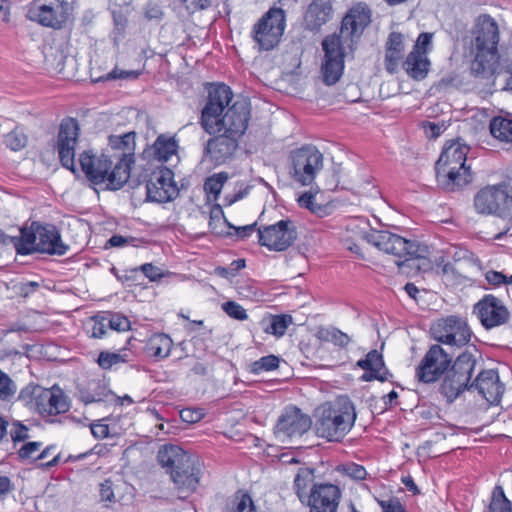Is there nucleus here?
Here are the masks:
<instances>
[{
	"instance_id": "nucleus-27",
	"label": "nucleus",
	"mask_w": 512,
	"mask_h": 512,
	"mask_svg": "<svg viewBox=\"0 0 512 512\" xmlns=\"http://www.w3.org/2000/svg\"><path fill=\"white\" fill-rule=\"evenodd\" d=\"M404 56V38L400 32H391L385 46V68L390 74L398 71Z\"/></svg>"
},
{
	"instance_id": "nucleus-42",
	"label": "nucleus",
	"mask_w": 512,
	"mask_h": 512,
	"mask_svg": "<svg viewBox=\"0 0 512 512\" xmlns=\"http://www.w3.org/2000/svg\"><path fill=\"white\" fill-rule=\"evenodd\" d=\"M281 359L276 355L263 356L260 359L252 362L248 366L250 373L259 375L262 372L274 371L279 367Z\"/></svg>"
},
{
	"instance_id": "nucleus-33",
	"label": "nucleus",
	"mask_w": 512,
	"mask_h": 512,
	"mask_svg": "<svg viewBox=\"0 0 512 512\" xmlns=\"http://www.w3.org/2000/svg\"><path fill=\"white\" fill-rule=\"evenodd\" d=\"M178 143L174 137L159 135L153 145L145 151L159 162H166L177 153Z\"/></svg>"
},
{
	"instance_id": "nucleus-61",
	"label": "nucleus",
	"mask_w": 512,
	"mask_h": 512,
	"mask_svg": "<svg viewBox=\"0 0 512 512\" xmlns=\"http://www.w3.org/2000/svg\"><path fill=\"white\" fill-rule=\"evenodd\" d=\"M134 237H124L122 235H113L105 244V248L108 247H124L135 242Z\"/></svg>"
},
{
	"instance_id": "nucleus-1",
	"label": "nucleus",
	"mask_w": 512,
	"mask_h": 512,
	"mask_svg": "<svg viewBox=\"0 0 512 512\" xmlns=\"http://www.w3.org/2000/svg\"><path fill=\"white\" fill-rule=\"evenodd\" d=\"M231 88L224 83L212 84L208 89L206 104L202 109L200 124L208 134L220 133L223 128L229 126V122H235L241 115L244 124H248L250 110L245 101H235Z\"/></svg>"
},
{
	"instance_id": "nucleus-26",
	"label": "nucleus",
	"mask_w": 512,
	"mask_h": 512,
	"mask_svg": "<svg viewBox=\"0 0 512 512\" xmlns=\"http://www.w3.org/2000/svg\"><path fill=\"white\" fill-rule=\"evenodd\" d=\"M197 458L195 455L189 454L178 445H163L157 455V459L161 466L167 468L169 472L173 470L189 467L191 461Z\"/></svg>"
},
{
	"instance_id": "nucleus-36",
	"label": "nucleus",
	"mask_w": 512,
	"mask_h": 512,
	"mask_svg": "<svg viewBox=\"0 0 512 512\" xmlns=\"http://www.w3.org/2000/svg\"><path fill=\"white\" fill-rule=\"evenodd\" d=\"M172 346L173 341L169 335L165 333H155L149 338L146 349L150 356L160 360L170 355Z\"/></svg>"
},
{
	"instance_id": "nucleus-35",
	"label": "nucleus",
	"mask_w": 512,
	"mask_h": 512,
	"mask_svg": "<svg viewBox=\"0 0 512 512\" xmlns=\"http://www.w3.org/2000/svg\"><path fill=\"white\" fill-rule=\"evenodd\" d=\"M109 145L115 150L122 151L120 158H129L128 167L130 173L131 165L134 163L135 133L128 132L123 135H111L109 137Z\"/></svg>"
},
{
	"instance_id": "nucleus-62",
	"label": "nucleus",
	"mask_w": 512,
	"mask_h": 512,
	"mask_svg": "<svg viewBox=\"0 0 512 512\" xmlns=\"http://www.w3.org/2000/svg\"><path fill=\"white\" fill-rule=\"evenodd\" d=\"M115 22V42L123 36L127 20L120 12H113Z\"/></svg>"
},
{
	"instance_id": "nucleus-18",
	"label": "nucleus",
	"mask_w": 512,
	"mask_h": 512,
	"mask_svg": "<svg viewBox=\"0 0 512 512\" xmlns=\"http://www.w3.org/2000/svg\"><path fill=\"white\" fill-rule=\"evenodd\" d=\"M79 136V125L74 118L62 120L57 136L55 148L57 149L61 165L76 175L75 148Z\"/></svg>"
},
{
	"instance_id": "nucleus-48",
	"label": "nucleus",
	"mask_w": 512,
	"mask_h": 512,
	"mask_svg": "<svg viewBox=\"0 0 512 512\" xmlns=\"http://www.w3.org/2000/svg\"><path fill=\"white\" fill-rule=\"evenodd\" d=\"M226 512H256V509L250 495L243 493L236 497L232 507L228 508Z\"/></svg>"
},
{
	"instance_id": "nucleus-20",
	"label": "nucleus",
	"mask_w": 512,
	"mask_h": 512,
	"mask_svg": "<svg viewBox=\"0 0 512 512\" xmlns=\"http://www.w3.org/2000/svg\"><path fill=\"white\" fill-rule=\"evenodd\" d=\"M341 490L337 485L331 483L313 484L305 504L309 512H337Z\"/></svg>"
},
{
	"instance_id": "nucleus-44",
	"label": "nucleus",
	"mask_w": 512,
	"mask_h": 512,
	"mask_svg": "<svg viewBox=\"0 0 512 512\" xmlns=\"http://www.w3.org/2000/svg\"><path fill=\"white\" fill-rule=\"evenodd\" d=\"M228 178L227 172H219L209 176L204 182V191L213 195V199L217 200Z\"/></svg>"
},
{
	"instance_id": "nucleus-49",
	"label": "nucleus",
	"mask_w": 512,
	"mask_h": 512,
	"mask_svg": "<svg viewBox=\"0 0 512 512\" xmlns=\"http://www.w3.org/2000/svg\"><path fill=\"white\" fill-rule=\"evenodd\" d=\"M140 271L152 282L158 281L164 277L163 270L157 266H154L152 263H145L139 267L131 269V273L138 274Z\"/></svg>"
},
{
	"instance_id": "nucleus-17",
	"label": "nucleus",
	"mask_w": 512,
	"mask_h": 512,
	"mask_svg": "<svg viewBox=\"0 0 512 512\" xmlns=\"http://www.w3.org/2000/svg\"><path fill=\"white\" fill-rule=\"evenodd\" d=\"M371 22V10L367 5L358 3L351 7L344 16L340 33L333 34L339 38L340 42L348 48L352 49L355 39H358L365 28Z\"/></svg>"
},
{
	"instance_id": "nucleus-45",
	"label": "nucleus",
	"mask_w": 512,
	"mask_h": 512,
	"mask_svg": "<svg viewBox=\"0 0 512 512\" xmlns=\"http://www.w3.org/2000/svg\"><path fill=\"white\" fill-rule=\"evenodd\" d=\"M103 315L110 330L122 332L128 331L131 327L130 320L120 313L106 312Z\"/></svg>"
},
{
	"instance_id": "nucleus-13",
	"label": "nucleus",
	"mask_w": 512,
	"mask_h": 512,
	"mask_svg": "<svg viewBox=\"0 0 512 512\" xmlns=\"http://www.w3.org/2000/svg\"><path fill=\"white\" fill-rule=\"evenodd\" d=\"M474 207L479 214L510 215L512 213V193L506 185L486 186L475 195Z\"/></svg>"
},
{
	"instance_id": "nucleus-54",
	"label": "nucleus",
	"mask_w": 512,
	"mask_h": 512,
	"mask_svg": "<svg viewBox=\"0 0 512 512\" xmlns=\"http://www.w3.org/2000/svg\"><path fill=\"white\" fill-rule=\"evenodd\" d=\"M365 372L361 375L360 380L363 382H371L374 380L380 382L390 381L393 374L389 370H384L383 373L378 371L364 370Z\"/></svg>"
},
{
	"instance_id": "nucleus-28",
	"label": "nucleus",
	"mask_w": 512,
	"mask_h": 512,
	"mask_svg": "<svg viewBox=\"0 0 512 512\" xmlns=\"http://www.w3.org/2000/svg\"><path fill=\"white\" fill-rule=\"evenodd\" d=\"M332 15L330 0H313L307 8L304 16L306 27L316 31L324 25Z\"/></svg>"
},
{
	"instance_id": "nucleus-19",
	"label": "nucleus",
	"mask_w": 512,
	"mask_h": 512,
	"mask_svg": "<svg viewBox=\"0 0 512 512\" xmlns=\"http://www.w3.org/2000/svg\"><path fill=\"white\" fill-rule=\"evenodd\" d=\"M147 200L155 203H166L179 195V189L174 182V173L163 167L154 171L146 184Z\"/></svg>"
},
{
	"instance_id": "nucleus-52",
	"label": "nucleus",
	"mask_w": 512,
	"mask_h": 512,
	"mask_svg": "<svg viewBox=\"0 0 512 512\" xmlns=\"http://www.w3.org/2000/svg\"><path fill=\"white\" fill-rule=\"evenodd\" d=\"M99 495L102 502L115 503V485L111 479H106L99 485Z\"/></svg>"
},
{
	"instance_id": "nucleus-16",
	"label": "nucleus",
	"mask_w": 512,
	"mask_h": 512,
	"mask_svg": "<svg viewBox=\"0 0 512 512\" xmlns=\"http://www.w3.org/2000/svg\"><path fill=\"white\" fill-rule=\"evenodd\" d=\"M324 61L321 65L323 82L326 85L336 84L344 70V56L347 46L336 36H327L322 42Z\"/></svg>"
},
{
	"instance_id": "nucleus-63",
	"label": "nucleus",
	"mask_w": 512,
	"mask_h": 512,
	"mask_svg": "<svg viewBox=\"0 0 512 512\" xmlns=\"http://www.w3.org/2000/svg\"><path fill=\"white\" fill-rule=\"evenodd\" d=\"M162 16H163V11L158 4L153 3V2L147 3V5L145 7V17L148 20H153V19L159 20L162 18Z\"/></svg>"
},
{
	"instance_id": "nucleus-59",
	"label": "nucleus",
	"mask_w": 512,
	"mask_h": 512,
	"mask_svg": "<svg viewBox=\"0 0 512 512\" xmlns=\"http://www.w3.org/2000/svg\"><path fill=\"white\" fill-rule=\"evenodd\" d=\"M347 476L355 480H364L367 476L366 469L359 464L349 463L344 467Z\"/></svg>"
},
{
	"instance_id": "nucleus-39",
	"label": "nucleus",
	"mask_w": 512,
	"mask_h": 512,
	"mask_svg": "<svg viewBox=\"0 0 512 512\" xmlns=\"http://www.w3.org/2000/svg\"><path fill=\"white\" fill-rule=\"evenodd\" d=\"M318 338L322 341L333 343L339 348H346L351 342L350 336L336 327L321 329L318 332Z\"/></svg>"
},
{
	"instance_id": "nucleus-55",
	"label": "nucleus",
	"mask_w": 512,
	"mask_h": 512,
	"mask_svg": "<svg viewBox=\"0 0 512 512\" xmlns=\"http://www.w3.org/2000/svg\"><path fill=\"white\" fill-rule=\"evenodd\" d=\"M377 502L382 508V512H407L404 505L396 497H392L388 500H377Z\"/></svg>"
},
{
	"instance_id": "nucleus-38",
	"label": "nucleus",
	"mask_w": 512,
	"mask_h": 512,
	"mask_svg": "<svg viewBox=\"0 0 512 512\" xmlns=\"http://www.w3.org/2000/svg\"><path fill=\"white\" fill-rule=\"evenodd\" d=\"M314 479V469L309 467H301L294 478L293 489L302 504L309 495L308 489L315 484Z\"/></svg>"
},
{
	"instance_id": "nucleus-57",
	"label": "nucleus",
	"mask_w": 512,
	"mask_h": 512,
	"mask_svg": "<svg viewBox=\"0 0 512 512\" xmlns=\"http://www.w3.org/2000/svg\"><path fill=\"white\" fill-rule=\"evenodd\" d=\"M140 75L139 71L136 70H119L114 68L110 71L106 76V80H115V79H137Z\"/></svg>"
},
{
	"instance_id": "nucleus-31",
	"label": "nucleus",
	"mask_w": 512,
	"mask_h": 512,
	"mask_svg": "<svg viewBox=\"0 0 512 512\" xmlns=\"http://www.w3.org/2000/svg\"><path fill=\"white\" fill-rule=\"evenodd\" d=\"M402 68L410 78L420 81L426 78L430 68V61L424 53L412 50L406 59L402 61Z\"/></svg>"
},
{
	"instance_id": "nucleus-5",
	"label": "nucleus",
	"mask_w": 512,
	"mask_h": 512,
	"mask_svg": "<svg viewBox=\"0 0 512 512\" xmlns=\"http://www.w3.org/2000/svg\"><path fill=\"white\" fill-rule=\"evenodd\" d=\"M469 147L459 141L447 143L436 162L438 181L448 191L461 189L472 181L470 167L466 166Z\"/></svg>"
},
{
	"instance_id": "nucleus-30",
	"label": "nucleus",
	"mask_w": 512,
	"mask_h": 512,
	"mask_svg": "<svg viewBox=\"0 0 512 512\" xmlns=\"http://www.w3.org/2000/svg\"><path fill=\"white\" fill-rule=\"evenodd\" d=\"M69 409L70 402L68 397L65 395L62 389L54 385L51 388V392L45 407L46 412L42 415V418L46 419V421L50 423L61 422V420H57L54 417L58 414L66 413Z\"/></svg>"
},
{
	"instance_id": "nucleus-37",
	"label": "nucleus",
	"mask_w": 512,
	"mask_h": 512,
	"mask_svg": "<svg viewBox=\"0 0 512 512\" xmlns=\"http://www.w3.org/2000/svg\"><path fill=\"white\" fill-rule=\"evenodd\" d=\"M133 358V352L129 348L123 347L115 352L101 351L97 363L102 369L108 370L113 366L130 362Z\"/></svg>"
},
{
	"instance_id": "nucleus-41",
	"label": "nucleus",
	"mask_w": 512,
	"mask_h": 512,
	"mask_svg": "<svg viewBox=\"0 0 512 512\" xmlns=\"http://www.w3.org/2000/svg\"><path fill=\"white\" fill-rule=\"evenodd\" d=\"M292 316L289 314L272 315L270 323L264 328L265 333L282 337L290 324H292Z\"/></svg>"
},
{
	"instance_id": "nucleus-51",
	"label": "nucleus",
	"mask_w": 512,
	"mask_h": 512,
	"mask_svg": "<svg viewBox=\"0 0 512 512\" xmlns=\"http://www.w3.org/2000/svg\"><path fill=\"white\" fill-rule=\"evenodd\" d=\"M16 392V387L8 374L0 369V399L8 400Z\"/></svg>"
},
{
	"instance_id": "nucleus-21",
	"label": "nucleus",
	"mask_w": 512,
	"mask_h": 512,
	"mask_svg": "<svg viewBox=\"0 0 512 512\" xmlns=\"http://www.w3.org/2000/svg\"><path fill=\"white\" fill-rule=\"evenodd\" d=\"M474 313L486 329L501 326L507 323L510 317V313L503 302L491 294L485 295L475 304Z\"/></svg>"
},
{
	"instance_id": "nucleus-8",
	"label": "nucleus",
	"mask_w": 512,
	"mask_h": 512,
	"mask_svg": "<svg viewBox=\"0 0 512 512\" xmlns=\"http://www.w3.org/2000/svg\"><path fill=\"white\" fill-rule=\"evenodd\" d=\"M229 126L223 128L220 133L213 134L206 142L203 157L215 166L223 165L232 160L238 146L239 139L245 133L248 124H244L241 115L235 122H229Z\"/></svg>"
},
{
	"instance_id": "nucleus-14",
	"label": "nucleus",
	"mask_w": 512,
	"mask_h": 512,
	"mask_svg": "<svg viewBox=\"0 0 512 512\" xmlns=\"http://www.w3.org/2000/svg\"><path fill=\"white\" fill-rule=\"evenodd\" d=\"M451 363L452 357L439 344H433L416 367L415 377L425 384L434 383L448 371Z\"/></svg>"
},
{
	"instance_id": "nucleus-3",
	"label": "nucleus",
	"mask_w": 512,
	"mask_h": 512,
	"mask_svg": "<svg viewBox=\"0 0 512 512\" xmlns=\"http://www.w3.org/2000/svg\"><path fill=\"white\" fill-rule=\"evenodd\" d=\"M315 431L328 441H341L354 426L356 411L346 396L327 402L315 410Z\"/></svg>"
},
{
	"instance_id": "nucleus-15",
	"label": "nucleus",
	"mask_w": 512,
	"mask_h": 512,
	"mask_svg": "<svg viewBox=\"0 0 512 512\" xmlns=\"http://www.w3.org/2000/svg\"><path fill=\"white\" fill-rule=\"evenodd\" d=\"M257 232L260 245L271 251H284L297 239L296 226L288 218L272 225L261 226Z\"/></svg>"
},
{
	"instance_id": "nucleus-9",
	"label": "nucleus",
	"mask_w": 512,
	"mask_h": 512,
	"mask_svg": "<svg viewBox=\"0 0 512 512\" xmlns=\"http://www.w3.org/2000/svg\"><path fill=\"white\" fill-rule=\"evenodd\" d=\"M323 166V154L312 145L295 149L289 155V175L301 186H311Z\"/></svg>"
},
{
	"instance_id": "nucleus-29",
	"label": "nucleus",
	"mask_w": 512,
	"mask_h": 512,
	"mask_svg": "<svg viewBox=\"0 0 512 512\" xmlns=\"http://www.w3.org/2000/svg\"><path fill=\"white\" fill-rule=\"evenodd\" d=\"M51 388H44L40 385H27L19 394V400L24 403L31 410H35L39 415H43L46 410Z\"/></svg>"
},
{
	"instance_id": "nucleus-22",
	"label": "nucleus",
	"mask_w": 512,
	"mask_h": 512,
	"mask_svg": "<svg viewBox=\"0 0 512 512\" xmlns=\"http://www.w3.org/2000/svg\"><path fill=\"white\" fill-rule=\"evenodd\" d=\"M471 391H477L488 403L497 405L504 393V385L494 369L481 370L472 380Z\"/></svg>"
},
{
	"instance_id": "nucleus-23",
	"label": "nucleus",
	"mask_w": 512,
	"mask_h": 512,
	"mask_svg": "<svg viewBox=\"0 0 512 512\" xmlns=\"http://www.w3.org/2000/svg\"><path fill=\"white\" fill-rule=\"evenodd\" d=\"M189 467L173 470L171 478L179 499H186L197 489L201 476V463L198 458L191 461Z\"/></svg>"
},
{
	"instance_id": "nucleus-53",
	"label": "nucleus",
	"mask_w": 512,
	"mask_h": 512,
	"mask_svg": "<svg viewBox=\"0 0 512 512\" xmlns=\"http://www.w3.org/2000/svg\"><path fill=\"white\" fill-rule=\"evenodd\" d=\"M9 434L14 443L22 442L29 438V428L15 420L11 423Z\"/></svg>"
},
{
	"instance_id": "nucleus-43",
	"label": "nucleus",
	"mask_w": 512,
	"mask_h": 512,
	"mask_svg": "<svg viewBox=\"0 0 512 512\" xmlns=\"http://www.w3.org/2000/svg\"><path fill=\"white\" fill-rule=\"evenodd\" d=\"M488 512H512L511 502L507 499L503 487L500 485L493 489Z\"/></svg>"
},
{
	"instance_id": "nucleus-12",
	"label": "nucleus",
	"mask_w": 512,
	"mask_h": 512,
	"mask_svg": "<svg viewBox=\"0 0 512 512\" xmlns=\"http://www.w3.org/2000/svg\"><path fill=\"white\" fill-rule=\"evenodd\" d=\"M430 334L435 341L456 347L467 345L472 337L467 321L456 315L438 319L431 325Z\"/></svg>"
},
{
	"instance_id": "nucleus-50",
	"label": "nucleus",
	"mask_w": 512,
	"mask_h": 512,
	"mask_svg": "<svg viewBox=\"0 0 512 512\" xmlns=\"http://www.w3.org/2000/svg\"><path fill=\"white\" fill-rule=\"evenodd\" d=\"M223 311L231 318L239 321L248 319L246 310L235 301H227L222 304Z\"/></svg>"
},
{
	"instance_id": "nucleus-64",
	"label": "nucleus",
	"mask_w": 512,
	"mask_h": 512,
	"mask_svg": "<svg viewBox=\"0 0 512 512\" xmlns=\"http://www.w3.org/2000/svg\"><path fill=\"white\" fill-rule=\"evenodd\" d=\"M485 279L489 284L493 286H499L506 282V275H504L502 272L491 270L486 273Z\"/></svg>"
},
{
	"instance_id": "nucleus-47",
	"label": "nucleus",
	"mask_w": 512,
	"mask_h": 512,
	"mask_svg": "<svg viewBox=\"0 0 512 512\" xmlns=\"http://www.w3.org/2000/svg\"><path fill=\"white\" fill-rule=\"evenodd\" d=\"M26 143V135L18 129H14L4 136L5 146L12 151H19L23 149L26 146Z\"/></svg>"
},
{
	"instance_id": "nucleus-4",
	"label": "nucleus",
	"mask_w": 512,
	"mask_h": 512,
	"mask_svg": "<svg viewBox=\"0 0 512 512\" xmlns=\"http://www.w3.org/2000/svg\"><path fill=\"white\" fill-rule=\"evenodd\" d=\"M129 158L113 161L104 154H96L92 150L83 151L79 155V164L85 177L93 185L106 184V189L118 190L128 181Z\"/></svg>"
},
{
	"instance_id": "nucleus-10",
	"label": "nucleus",
	"mask_w": 512,
	"mask_h": 512,
	"mask_svg": "<svg viewBox=\"0 0 512 512\" xmlns=\"http://www.w3.org/2000/svg\"><path fill=\"white\" fill-rule=\"evenodd\" d=\"M285 27V11L282 8L271 7L253 25L251 37L260 51H269L279 44Z\"/></svg>"
},
{
	"instance_id": "nucleus-32",
	"label": "nucleus",
	"mask_w": 512,
	"mask_h": 512,
	"mask_svg": "<svg viewBox=\"0 0 512 512\" xmlns=\"http://www.w3.org/2000/svg\"><path fill=\"white\" fill-rule=\"evenodd\" d=\"M9 240L20 255L37 253V222H33L29 229H20V236L10 237Z\"/></svg>"
},
{
	"instance_id": "nucleus-56",
	"label": "nucleus",
	"mask_w": 512,
	"mask_h": 512,
	"mask_svg": "<svg viewBox=\"0 0 512 512\" xmlns=\"http://www.w3.org/2000/svg\"><path fill=\"white\" fill-rule=\"evenodd\" d=\"M432 37V33H421L416 40L413 50H417L418 53H424V55H426L427 52L432 48Z\"/></svg>"
},
{
	"instance_id": "nucleus-34",
	"label": "nucleus",
	"mask_w": 512,
	"mask_h": 512,
	"mask_svg": "<svg viewBox=\"0 0 512 512\" xmlns=\"http://www.w3.org/2000/svg\"><path fill=\"white\" fill-rule=\"evenodd\" d=\"M489 129L495 139L512 144V113L493 117L490 120Z\"/></svg>"
},
{
	"instance_id": "nucleus-40",
	"label": "nucleus",
	"mask_w": 512,
	"mask_h": 512,
	"mask_svg": "<svg viewBox=\"0 0 512 512\" xmlns=\"http://www.w3.org/2000/svg\"><path fill=\"white\" fill-rule=\"evenodd\" d=\"M356 365L363 370L378 371L380 374L384 370H388L385 366L383 355L375 349L369 351L365 358L358 360Z\"/></svg>"
},
{
	"instance_id": "nucleus-60",
	"label": "nucleus",
	"mask_w": 512,
	"mask_h": 512,
	"mask_svg": "<svg viewBox=\"0 0 512 512\" xmlns=\"http://www.w3.org/2000/svg\"><path fill=\"white\" fill-rule=\"evenodd\" d=\"M92 435L96 439H104L109 436V425L103 423L101 420L89 424Z\"/></svg>"
},
{
	"instance_id": "nucleus-46",
	"label": "nucleus",
	"mask_w": 512,
	"mask_h": 512,
	"mask_svg": "<svg viewBox=\"0 0 512 512\" xmlns=\"http://www.w3.org/2000/svg\"><path fill=\"white\" fill-rule=\"evenodd\" d=\"M107 323L104 315L93 316L87 326V333L92 338H102L107 333Z\"/></svg>"
},
{
	"instance_id": "nucleus-6",
	"label": "nucleus",
	"mask_w": 512,
	"mask_h": 512,
	"mask_svg": "<svg viewBox=\"0 0 512 512\" xmlns=\"http://www.w3.org/2000/svg\"><path fill=\"white\" fill-rule=\"evenodd\" d=\"M480 357L475 347L466 349L443 375L439 392L448 403L454 402L464 391H471L472 375Z\"/></svg>"
},
{
	"instance_id": "nucleus-7",
	"label": "nucleus",
	"mask_w": 512,
	"mask_h": 512,
	"mask_svg": "<svg viewBox=\"0 0 512 512\" xmlns=\"http://www.w3.org/2000/svg\"><path fill=\"white\" fill-rule=\"evenodd\" d=\"M366 240L387 254L398 259L396 264L401 267L413 259H425L429 256V247L417 240H408L389 231L373 230L366 234Z\"/></svg>"
},
{
	"instance_id": "nucleus-24",
	"label": "nucleus",
	"mask_w": 512,
	"mask_h": 512,
	"mask_svg": "<svg viewBox=\"0 0 512 512\" xmlns=\"http://www.w3.org/2000/svg\"><path fill=\"white\" fill-rule=\"evenodd\" d=\"M311 427V419L297 407H288L279 417L275 431L285 436H300Z\"/></svg>"
},
{
	"instance_id": "nucleus-25",
	"label": "nucleus",
	"mask_w": 512,
	"mask_h": 512,
	"mask_svg": "<svg viewBox=\"0 0 512 512\" xmlns=\"http://www.w3.org/2000/svg\"><path fill=\"white\" fill-rule=\"evenodd\" d=\"M68 249L69 246L63 243L56 226L37 223V253L62 256Z\"/></svg>"
},
{
	"instance_id": "nucleus-58",
	"label": "nucleus",
	"mask_w": 512,
	"mask_h": 512,
	"mask_svg": "<svg viewBox=\"0 0 512 512\" xmlns=\"http://www.w3.org/2000/svg\"><path fill=\"white\" fill-rule=\"evenodd\" d=\"M42 447L41 442H28L18 451V456L22 460L33 459V455Z\"/></svg>"
},
{
	"instance_id": "nucleus-2",
	"label": "nucleus",
	"mask_w": 512,
	"mask_h": 512,
	"mask_svg": "<svg viewBox=\"0 0 512 512\" xmlns=\"http://www.w3.org/2000/svg\"><path fill=\"white\" fill-rule=\"evenodd\" d=\"M499 27L494 18L488 14L480 15L472 31V49L474 58L470 72L475 78H492L500 65L498 51Z\"/></svg>"
},
{
	"instance_id": "nucleus-11",
	"label": "nucleus",
	"mask_w": 512,
	"mask_h": 512,
	"mask_svg": "<svg viewBox=\"0 0 512 512\" xmlns=\"http://www.w3.org/2000/svg\"><path fill=\"white\" fill-rule=\"evenodd\" d=\"M66 0H34L26 11V17L44 27L61 29L69 15Z\"/></svg>"
}]
</instances>
